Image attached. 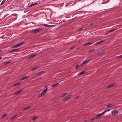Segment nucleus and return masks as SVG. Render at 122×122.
Instances as JSON below:
<instances>
[{"mask_svg":"<svg viewBox=\"0 0 122 122\" xmlns=\"http://www.w3.org/2000/svg\"><path fill=\"white\" fill-rule=\"evenodd\" d=\"M110 111V110H106L103 112L102 113L96 115L95 117L96 119H98L102 115H104L106 112L109 111Z\"/></svg>","mask_w":122,"mask_h":122,"instance_id":"nucleus-1","label":"nucleus"},{"mask_svg":"<svg viewBox=\"0 0 122 122\" xmlns=\"http://www.w3.org/2000/svg\"><path fill=\"white\" fill-rule=\"evenodd\" d=\"M111 113L113 116H116L118 115V112L116 110H113L112 112Z\"/></svg>","mask_w":122,"mask_h":122,"instance_id":"nucleus-2","label":"nucleus"},{"mask_svg":"<svg viewBox=\"0 0 122 122\" xmlns=\"http://www.w3.org/2000/svg\"><path fill=\"white\" fill-rule=\"evenodd\" d=\"M42 29V28H39L32 31L31 33H35L40 31Z\"/></svg>","mask_w":122,"mask_h":122,"instance_id":"nucleus-3","label":"nucleus"},{"mask_svg":"<svg viewBox=\"0 0 122 122\" xmlns=\"http://www.w3.org/2000/svg\"><path fill=\"white\" fill-rule=\"evenodd\" d=\"M24 43V42H20L19 43L17 44L14 45L12 47L13 48H16L20 46L23 44Z\"/></svg>","mask_w":122,"mask_h":122,"instance_id":"nucleus-4","label":"nucleus"},{"mask_svg":"<svg viewBox=\"0 0 122 122\" xmlns=\"http://www.w3.org/2000/svg\"><path fill=\"white\" fill-rule=\"evenodd\" d=\"M94 42L93 41H91L88 43H87L84 44V45L85 46H87L88 45H91Z\"/></svg>","mask_w":122,"mask_h":122,"instance_id":"nucleus-5","label":"nucleus"},{"mask_svg":"<svg viewBox=\"0 0 122 122\" xmlns=\"http://www.w3.org/2000/svg\"><path fill=\"white\" fill-rule=\"evenodd\" d=\"M105 42V41L104 40H102L101 41H99L95 43V45H98L99 44H101L102 43H103Z\"/></svg>","mask_w":122,"mask_h":122,"instance_id":"nucleus-6","label":"nucleus"},{"mask_svg":"<svg viewBox=\"0 0 122 122\" xmlns=\"http://www.w3.org/2000/svg\"><path fill=\"white\" fill-rule=\"evenodd\" d=\"M44 72L43 71H41L39 73H38L37 74H36L35 75L36 77H37L40 76V75L42 74Z\"/></svg>","mask_w":122,"mask_h":122,"instance_id":"nucleus-7","label":"nucleus"},{"mask_svg":"<svg viewBox=\"0 0 122 122\" xmlns=\"http://www.w3.org/2000/svg\"><path fill=\"white\" fill-rule=\"evenodd\" d=\"M19 50L18 49H14L10 51H9L10 53H11L12 52H15L17 51H18Z\"/></svg>","mask_w":122,"mask_h":122,"instance_id":"nucleus-8","label":"nucleus"},{"mask_svg":"<svg viewBox=\"0 0 122 122\" xmlns=\"http://www.w3.org/2000/svg\"><path fill=\"white\" fill-rule=\"evenodd\" d=\"M71 96H68L66 97V98H64L63 99V101H65L67 100V99H69L70 97Z\"/></svg>","mask_w":122,"mask_h":122,"instance_id":"nucleus-9","label":"nucleus"},{"mask_svg":"<svg viewBox=\"0 0 122 122\" xmlns=\"http://www.w3.org/2000/svg\"><path fill=\"white\" fill-rule=\"evenodd\" d=\"M22 91V90H20L15 92L14 93V95H16Z\"/></svg>","mask_w":122,"mask_h":122,"instance_id":"nucleus-10","label":"nucleus"},{"mask_svg":"<svg viewBox=\"0 0 122 122\" xmlns=\"http://www.w3.org/2000/svg\"><path fill=\"white\" fill-rule=\"evenodd\" d=\"M48 90L49 88L48 87H47L42 92H43V93L44 94H45L46 93V91H48Z\"/></svg>","mask_w":122,"mask_h":122,"instance_id":"nucleus-11","label":"nucleus"},{"mask_svg":"<svg viewBox=\"0 0 122 122\" xmlns=\"http://www.w3.org/2000/svg\"><path fill=\"white\" fill-rule=\"evenodd\" d=\"M29 77V76H25V77H24L22 78H21L20 79V80L22 81L23 80L25 79H26L27 78H28Z\"/></svg>","mask_w":122,"mask_h":122,"instance_id":"nucleus-12","label":"nucleus"},{"mask_svg":"<svg viewBox=\"0 0 122 122\" xmlns=\"http://www.w3.org/2000/svg\"><path fill=\"white\" fill-rule=\"evenodd\" d=\"M44 95V94L42 92L40 94L38 95V97H41L43 96Z\"/></svg>","mask_w":122,"mask_h":122,"instance_id":"nucleus-13","label":"nucleus"},{"mask_svg":"<svg viewBox=\"0 0 122 122\" xmlns=\"http://www.w3.org/2000/svg\"><path fill=\"white\" fill-rule=\"evenodd\" d=\"M31 106H29L24 108L23 110V111H24L25 110H27L28 109H30L31 107Z\"/></svg>","mask_w":122,"mask_h":122,"instance_id":"nucleus-14","label":"nucleus"},{"mask_svg":"<svg viewBox=\"0 0 122 122\" xmlns=\"http://www.w3.org/2000/svg\"><path fill=\"white\" fill-rule=\"evenodd\" d=\"M39 117L38 116H36L33 117L32 119V120H36L39 118Z\"/></svg>","mask_w":122,"mask_h":122,"instance_id":"nucleus-15","label":"nucleus"},{"mask_svg":"<svg viewBox=\"0 0 122 122\" xmlns=\"http://www.w3.org/2000/svg\"><path fill=\"white\" fill-rule=\"evenodd\" d=\"M90 61V60H87L86 61H84V62H83L81 64L82 65H84L85 64L87 63L89 61Z\"/></svg>","mask_w":122,"mask_h":122,"instance_id":"nucleus-16","label":"nucleus"},{"mask_svg":"<svg viewBox=\"0 0 122 122\" xmlns=\"http://www.w3.org/2000/svg\"><path fill=\"white\" fill-rule=\"evenodd\" d=\"M115 85V84L114 83H113L107 86V88H109L110 87L113 86H114Z\"/></svg>","mask_w":122,"mask_h":122,"instance_id":"nucleus-17","label":"nucleus"},{"mask_svg":"<svg viewBox=\"0 0 122 122\" xmlns=\"http://www.w3.org/2000/svg\"><path fill=\"white\" fill-rule=\"evenodd\" d=\"M39 66H35L34 67L32 68L31 69V71H33V70H35L36 69L38 68H39Z\"/></svg>","mask_w":122,"mask_h":122,"instance_id":"nucleus-18","label":"nucleus"},{"mask_svg":"<svg viewBox=\"0 0 122 122\" xmlns=\"http://www.w3.org/2000/svg\"><path fill=\"white\" fill-rule=\"evenodd\" d=\"M59 84L58 83H57L55 84H52L51 86L52 87H54L57 85H58Z\"/></svg>","mask_w":122,"mask_h":122,"instance_id":"nucleus-19","label":"nucleus"},{"mask_svg":"<svg viewBox=\"0 0 122 122\" xmlns=\"http://www.w3.org/2000/svg\"><path fill=\"white\" fill-rule=\"evenodd\" d=\"M36 55V54H34L33 55H32L31 56H30L29 57V58H31L33 57H34Z\"/></svg>","mask_w":122,"mask_h":122,"instance_id":"nucleus-20","label":"nucleus"},{"mask_svg":"<svg viewBox=\"0 0 122 122\" xmlns=\"http://www.w3.org/2000/svg\"><path fill=\"white\" fill-rule=\"evenodd\" d=\"M113 106V105L112 104H109L107 105V107H110Z\"/></svg>","mask_w":122,"mask_h":122,"instance_id":"nucleus-21","label":"nucleus"},{"mask_svg":"<svg viewBox=\"0 0 122 122\" xmlns=\"http://www.w3.org/2000/svg\"><path fill=\"white\" fill-rule=\"evenodd\" d=\"M7 114L6 113L4 114L1 116V118H2L6 116H7Z\"/></svg>","mask_w":122,"mask_h":122,"instance_id":"nucleus-22","label":"nucleus"},{"mask_svg":"<svg viewBox=\"0 0 122 122\" xmlns=\"http://www.w3.org/2000/svg\"><path fill=\"white\" fill-rule=\"evenodd\" d=\"M104 51H102L99 52L98 54V56H100L102 54H104Z\"/></svg>","mask_w":122,"mask_h":122,"instance_id":"nucleus-23","label":"nucleus"},{"mask_svg":"<svg viewBox=\"0 0 122 122\" xmlns=\"http://www.w3.org/2000/svg\"><path fill=\"white\" fill-rule=\"evenodd\" d=\"M21 83V82H17L15 84H14L13 86H16V85H20V84Z\"/></svg>","mask_w":122,"mask_h":122,"instance_id":"nucleus-24","label":"nucleus"},{"mask_svg":"<svg viewBox=\"0 0 122 122\" xmlns=\"http://www.w3.org/2000/svg\"><path fill=\"white\" fill-rule=\"evenodd\" d=\"M37 4V3H35L34 4H32L31 5H30L29 6V7H31L33 6H34V5H36Z\"/></svg>","mask_w":122,"mask_h":122,"instance_id":"nucleus-25","label":"nucleus"},{"mask_svg":"<svg viewBox=\"0 0 122 122\" xmlns=\"http://www.w3.org/2000/svg\"><path fill=\"white\" fill-rule=\"evenodd\" d=\"M17 115H16L12 117L11 118V120H13L15 118L17 117Z\"/></svg>","mask_w":122,"mask_h":122,"instance_id":"nucleus-26","label":"nucleus"},{"mask_svg":"<svg viewBox=\"0 0 122 122\" xmlns=\"http://www.w3.org/2000/svg\"><path fill=\"white\" fill-rule=\"evenodd\" d=\"M84 73H85L84 71H82L81 72H80V73H79L77 75H80L81 74H83Z\"/></svg>","mask_w":122,"mask_h":122,"instance_id":"nucleus-27","label":"nucleus"},{"mask_svg":"<svg viewBox=\"0 0 122 122\" xmlns=\"http://www.w3.org/2000/svg\"><path fill=\"white\" fill-rule=\"evenodd\" d=\"M67 93H65L62 95L61 96L62 97H64L67 94Z\"/></svg>","mask_w":122,"mask_h":122,"instance_id":"nucleus-28","label":"nucleus"},{"mask_svg":"<svg viewBox=\"0 0 122 122\" xmlns=\"http://www.w3.org/2000/svg\"><path fill=\"white\" fill-rule=\"evenodd\" d=\"M54 26L53 25H48L47 27H52Z\"/></svg>","mask_w":122,"mask_h":122,"instance_id":"nucleus-29","label":"nucleus"},{"mask_svg":"<svg viewBox=\"0 0 122 122\" xmlns=\"http://www.w3.org/2000/svg\"><path fill=\"white\" fill-rule=\"evenodd\" d=\"M96 119H97L96 118V117H95L91 119V121H93V120H95Z\"/></svg>","mask_w":122,"mask_h":122,"instance_id":"nucleus-30","label":"nucleus"},{"mask_svg":"<svg viewBox=\"0 0 122 122\" xmlns=\"http://www.w3.org/2000/svg\"><path fill=\"white\" fill-rule=\"evenodd\" d=\"M5 2V0H3L2 1V3H1V5L3 4Z\"/></svg>","mask_w":122,"mask_h":122,"instance_id":"nucleus-31","label":"nucleus"},{"mask_svg":"<svg viewBox=\"0 0 122 122\" xmlns=\"http://www.w3.org/2000/svg\"><path fill=\"white\" fill-rule=\"evenodd\" d=\"M10 62H11L10 61H6L5 62V64H7L10 63Z\"/></svg>","mask_w":122,"mask_h":122,"instance_id":"nucleus-32","label":"nucleus"},{"mask_svg":"<svg viewBox=\"0 0 122 122\" xmlns=\"http://www.w3.org/2000/svg\"><path fill=\"white\" fill-rule=\"evenodd\" d=\"M79 65H77L76 66V69H77L79 68Z\"/></svg>","mask_w":122,"mask_h":122,"instance_id":"nucleus-33","label":"nucleus"},{"mask_svg":"<svg viewBox=\"0 0 122 122\" xmlns=\"http://www.w3.org/2000/svg\"><path fill=\"white\" fill-rule=\"evenodd\" d=\"M115 30V29L112 30H111L110 31H109V33H110L111 32H112L113 31H114V30Z\"/></svg>","mask_w":122,"mask_h":122,"instance_id":"nucleus-34","label":"nucleus"},{"mask_svg":"<svg viewBox=\"0 0 122 122\" xmlns=\"http://www.w3.org/2000/svg\"><path fill=\"white\" fill-rule=\"evenodd\" d=\"M115 30V29L112 30H111L110 31H109V33H110L111 32H112L113 31H114V30Z\"/></svg>","mask_w":122,"mask_h":122,"instance_id":"nucleus-35","label":"nucleus"},{"mask_svg":"<svg viewBox=\"0 0 122 122\" xmlns=\"http://www.w3.org/2000/svg\"><path fill=\"white\" fill-rule=\"evenodd\" d=\"M48 25L47 24H44L43 25L47 27Z\"/></svg>","mask_w":122,"mask_h":122,"instance_id":"nucleus-36","label":"nucleus"},{"mask_svg":"<svg viewBox=\"0 0 122 122\" xmlns=\"http://www.w3.org/2000/svg\"><path fill=\"white\" fill-rule=\"evenodd\" d=\"M118 58L119 59L122 58V55L119 56Z\"/></svg>","mask_w":122,"mask_h":122,"instance_id":"nucleus-37","label":"nucleus"},{"mask_svg":"<svg viewBox=\"0 0 122 122\" xmlns=\"http://www.w3.org/2000/svg\"><path fill=\"white\" fill-rule=\"evenodd\" d=\"M94 50H95V49H94L92 50H91V52H93V51H94Z\"/></svg>","mask_w":122,"mask_h":122,"instance_id":"nucleus-38","label":"nucleus"},{"mask_svg":"<svg viewBox=\"0 0 122 122\" xmlns=\"http://www.w3.org/2000/svg\"><path fill=\"white\" fill-rule=\"evenodd\" d=\"M109 33H109V31H107V32H106V34H108Z\"/></svg>","mask_w":122,"mask_h":122,"instance_id":"nucleus-39","label":"nucleus"},{"mask_svg":"<svg viewBox=\"0 0 122 122\" xmlns=\"http://www.w3.org/2000/svg\"><path fill=\"white\" fill-rule=\"evenodd\" d=\"M82 28H80L79 29V30H82Z\"/></svg>","mask_w":122,"mask_h":122,"instance_id":"nucleus-40","label":"nucleus"},{"mask_svg":"<svg viewBox=\"0 0 122 122\" xmlns=\"http://www.w3.org/2000/svg\"><path fill=\"white\" fill-rule=\"evenodd\" d=\"M74 47V46H73L70 48V49H72Z\"/></svg>","mask_w":122,"mask_h":122,"instance_id":"nucleus-41","label":"nucleus"},{"mask_svg":"<svg viewBox=\"0 0 122 122\" xmlns=\"http://www.w3.org/2000/svg\"><path fill=\"white\" fill-rule=\"evenodd\" d=\"M79 97H77L76 98V99H77L79 98Z\"/></svg>","mask_w":122,"mask_h":122,"instance_id":"nucleus-42","label":"nucleus"},{"mask_svg":"<svg viewBox=\"0 0 122 122\" xmlns=\"http://www.w3.org/2000/svg\"><path fill=\"white\" fill-rule=\"evenodd\" d=\"M46 87H47V86H45L44 87V88H46Z\"/></svg>","mask_w":122,"mask_h":122,"instance_id":"nucleus-43","label":"nucleus"},{"mask_svg":"<svg viewBox=\"0 0 122 122\" xmlns=\"http://www.w3.org/2000/svg\"><path fill=\"white\" fill-rule=\"evenodd\" d=\"M87 120H86L85 121V122H86L87 121Z\"/></svg>","mask_w":122,"mask_h":122,"instance_id":"nucleus-44","label":"nucleus"},{"mask_svg":"<svg viewBox=\"0 0 122 122\" xmlns=\"http://www.w3.org/2000/svg\"><path fill=\"white\" fill-rule=\"evenodd\" d=\"M90 25H92V24H90Z\"/></svg>","mask_w":122,"mask_h":122,"instance_id":"nucleus-45","label":"nucleus"},{"mask_svg":"<svg viewBox=\"0 0 122 122\" xmlns=\"http://www.w3.org/2000/svg\"><path fill=\"white\" fill-rule=\"evenodd\" d=\"M2 58L1 57H0V60Z\"/></svg>","mask_w":122,"mask_h":122,"instance_id":"nucleus-46","label":"nucleus"},{"mask_svg":"<svg viewBox=\"0 0 122 122\" xmlns=\"http://www.w3.org/2000/svg\"><path fill=\"white\" fill-rule=\"evenodd\" d=\"M1 92V91L0 90V92Z\"/></svg>","mask_w":122,"mask_h":122,"instance_id":"nucleus-47","label":"nucleus"},{"mask_svg":"<svg viewBox=\"0 0 122 122\" xmlns=\"http://www.w3.org/2000/svg\"><path fill=\"white\" fill-rule=\"evenodd\" d=\"M76 49H78V48H77Z\"/></svg>","mask_w":122,"mask_h":122,"instance_id":"nucleus-48","label":"nucleus"}]
</instances>
